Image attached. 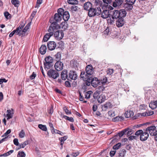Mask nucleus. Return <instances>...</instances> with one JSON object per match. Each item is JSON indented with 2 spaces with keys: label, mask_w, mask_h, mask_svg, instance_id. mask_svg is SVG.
<instances>
[{
  "label": "nucleus",
  "mask_w": 157,
  "mask_h": 157,
  "mask_svg": "<svg viewBox=\"0 0 157 157\" xmlns=\"http://www.w3.org/2000/svg\"><path fill=\"white\" fill-rule=\"evenodd\" d=\"M119 12L118 10L113 11L112 14V17L114 19H117L119 18Z\"/></svg>",
  "instance_id": "19"
},
{
  "label": "nucleus",
  "mask_w": 157,
  "mask_h": 157,
  "mask_svg": "<svg viewBox=\"0 0 157 157\" xmlns=\"http://www.w3.org/2000/svg\"><path fill=\"white\" fill-rule=\"evenodd\" d=\"M78 7L75 6H73L71 7V10L73 12L76 11L78 10Z\"/></svg>",
  "instance_id": "51"
},
{
  "label": "nucleus",
  "mask_w": 157,
  "mask_h": 157,
  "mask_svg": "<svg viewBox=\"0 0 157 157\" xmlns=\"http://www.w3.org/2000/svg\"><path fill=\"white\" fill-rule=\"evenodd\" d=\"M108 114L109 116H110L111 117H113L115 116V112L112 110L109 111L108 112Z\"/></svg>",
  "instance_id": "46"
},
{
  "label": "nucleus",
  "mask_w": 157,
  "mask_h": 157,
  "mask_svg": "<svg viewBox=\"0 0 157 157\" xmlns=\"http://www.w3.org/2000/svg\"><path fill=\"white\" fill-rule=\"evenodd\" d=\"M107 78L105 76H104L100 80V83L101 85L102 84H105L107 82Z\"/></svg>",
  "instance_id": "38"
},
{
  "label": "nucleus",
  "mask_w": 157,
  "mask_h": 157,
  "mask_svg": "<svg viewBox=\"0 0 157 157\" xmlns=\"http://www.w3.org/2000/svg\"><path fill=\"white\" fill-rule=\"evenodd\" d=\"M136 0H126L125 1L127 3L125 5L126 8H128V9H132V5L135 2Z\"/></svg>",
  "instance_id": "9"
},
{
  "label": "nucleus",
  "mask_w": 157,
  "mask_h": 157,
  "mask_svg": "<svg viewBox=\"0 0 157 157\" xmlns=\"http://www.w3.org/2000/svg\"><path fill=\"white\" fill-rule=\"evenodd\" d=\"M125 131L127 133V135L129 136L133 132V130L132 128H127L125 129Z\"/></svg>",
  "instance_id": "31"
},
{
  "label": "nucleus",
  "mask_w": 157,
  "mask_h": 157,
  "mask_svg": "<svg viewBox=\"0 0 157 157\" xmlns=\"http://www.w3.org/2000/svg\"><path fill=\"white\" fill-rule=\"evenodd\" d=\"M121 146V144L120 143H118L113 146V148L114 150H117Z\"/></svg>",
  "instance_id": "50"
},
{
  "label": "nucleus",
  "mask_w": 157,
  "mask_h": 157,
  "mask_svg": "<svg viewBox=\"0 0 157 157\" xmlns=\"http://www.w3.org/2000/svg\"><path fill=\"white\" fill-rule=\"evenodd\" d=\"M104 34L106 35H108L110 33V29L109 28H107L104 31Z\"/></svg>",
  "instance_id": "59"
},
{
  "label": "nucleus",
  "mask_w": 157,
  "mask_h": 157,
  "mask_svg": "<svg viewBox=\"0 0 157 157\" xmlns=\"http://www.w3.org/2000/svg\"><path fill=\"white\" fill-rule=\"evenodd\" d=\"M124 23L123 18L119 17L116 21V25L117 27H120L122 26L124 24Z\"/></svg>",
  "instance_id": "14"
},
{
  "label": "nucleus",
  "mask_w": 157,
  "mask_h": 157,
  "mask_svg": "<svg viewBox=\"0 0 157 157\" xmlns=\"http://www.w3.org/2000/svg\"><path fill=\"white\" fill-rule=\"evenodd\" d=\"M47 48L46 46L45 45H42L41 46L40 49V53L42 54H44L46 52Z\"/></svg>",
  "instance_id": "23"
},
{
  "label": "nucleus",
  "mask_w": 157,
  "mask_h": 157,
  "mask_svg": "<svg viewBox=\"0 0 157 157\" xmlns=\"http://www.w3.org/2000/svg\"><path fill=\"white\" fill-rule=\"evenodd\" d=\"M25 154L23 151H19L17 155V157H25Z\"/></svg>",
  "instance_id": "40"
},
{
  "label": "nucleus",
  "mask_w": 157,
  "mask_h": 157,
  "mask_svg": "<svg viewBox=\"0 0 157 157\" xmlns=\"http://www.w3.org/2000/svg\"><path fill=\"white\" fill-rule=\"evenodd\" d=\"M125 133H126V132H125L124 129L119 132L118 133V135L120 137H121Z\"/></svg>",
  "instance_id": "58"
},
{
  "label": "nucleus",
  "mask_w": 157,
  "mask_h": 157,
  "mask_svg": "<svg viewBox=\"0 0 157 157\" xmlns=\"http://www.w3.org/2000/svg\"><path fill=\"white\" fill-rule=\"evenodd\" d=\"M38 128L43 131H46L47 130V128L45 125H42L41 124H39L38 125Z\"/></svg>",
  "instance_id": "34"
},
{
  "label": "nucleus",
  "mask_w": 157,
  "mask_h": 157,
  "mask_svg": "<svg viewBox=\"0 0 157 157\" xmlns=\"http://www.w3.org/2000/svg\"><path fill=\"white\" fill-rule=\"evenodd\" d=\"M63 109L67 114L68 115L71 114V112L69 111L66 107H64L63 108Z\"/></svg>",
  "instance_id": "53"
},
{
  "label": "nucleus",
  "mask_w": 157,
  "mask_h": 157,
  "mask_svg": "<svg viewBox=\"0 0 157 157\" xmlns=\"http://www.w3.org/2000/svg\"><path fill=\"white\" fill-rule=\"evenodd\" d=\"M63 117L65 118L66 119L70 121H71L72 122H73L74 121V119L72 117H68L67 116H64Z\"/></svg>",
  "instance_id": "48"
},
{
  "label": "nucleus",
  "mask_w": 157,
  "mask_h": 157,
  "mask_svg": "<svg viewBox=\"0 0 157 157\" xmlns=\"http://www.w3.org/2000/svg\"><path fill=\"white\" fill-rule=\"evenodd\" d=\"M55 57L56 61H59L61 58V54L59 52H58L55 55Z\"/></svg>",
  "instance_id": "37"
},
{
  "label": "nucleus",
  "mask_w": 157,
  "mask_h": 157,
  "mask_svg": "<svg viewBox=\"0 0 157 157\" xmlns=\"http://www.w3.org/2000/svg\"><path fill=\"white\" fill-rule=\"evenodd\" d=\"M92 4L89 2L85 3L84 5V8L85 10H89L92 8Z\"/></svg>",
  "instance_id": "20"
},
{
  "label": "nucleus",
  "mask_w": 157,
  "mask_h": 157,
  "mask_svg": "<svg viewBox=\"0 0 157 157\" xmlns=\"http://www.w3.org/2000/svg\"><path fill=\"white\" fill-rule=\"evenodd\" d=\"M156 105L155 101L151 102L149 104V107L152 109L156 108L157 106Z\"/></svg>",
  "instance_id": "36"
},
{
  "label": "nucleus",
  "mask_w": 157,
  "mask_h": 157,
  "mask_svg": "<svg viewBox=\"0 0 157 157\" xmlns=\"http://www.w3.org/2000/svg\"><path fill=\"white\" fill-rule=\"evenodd\" d=\"M11 132V130L10 129L8 130L2 136V137H7L6 136L10 134Z\"/></svg>",
  "instance_id": "56"
},
{
  "label": "nucleus",
  "mask_w": 157,
  "mask_h": 157,
  "mask_svg": "<svg viewBox=\"0 0 157 157\" xmlns=\"http://www.w3.org/2000/svg\"><path fill=\"white\" fill-rule=\"evenodd\" d=\"M57 26L56 22L52 23L48 30L49 33H46L44 36L43 41L47 42L53 35L54 32L57 30Z\"/></svg>",
  "instance_id": "1"
},
{
  "label": "nucleus",
  "mask_w": 157,
  "mask_h": 157,
  "mask_svg": "<svg viewBox=\"0 0 157 157\" xmlns=\"http://www.w3.org/2000/svg\"><path fill=\"white\" fill-rule=\"evenodd\" d=\"M149 136V134L147 132H146L145 130L144 132L142 133L140 136V140L142 141H145L147 140Z\"/></svg>",
  "instance_id": "8"
},
{
  "label": "nucleus",
  "mask_w": 157,
  "mask_h": 157,
  "mask_svg": "<svg viewBox=\"0 0 157 157\" xmlns=\"http://www.w3.org/2000/svg\"><path fill=\"white\" fill-rule=\"evenodd\" d=\"M101 91L97 90L94 92L93 94V97L94 99H97L98 98L100 94L101 93Z\"/></svg>",
  "instance_id": "32"
},
{
  "label": "nucleus",
  "mask_w": 157,
  "mask_h": 157,
  "mask_svg": "<svg viewBox=\"0 0 157 157\" xmlns=\"http://www.w3.org/2000/svg\"><path fill=\"white\" fill-rule=\"evenodd\" d=\"M119 17L123 18L125 17L126 14V12L124 9L120 10H118Z\"/></svg>",
  "instance_id": "21"
},
{
  "label": "nucleus",
  "mask_w": 157,
  "mask_h": 157,
  "mask_svg": "<svg viewBox=\"0 0 157 157\" xmlns=\"http://www.w3.org/2000/svg\"><path fill=\"white\" fill-rule=\"evenodd\" d=\"M101 13L100 8L98 7L95 8H91L89 10L88 15L89 17H92L96 15L98 16L101 14Z\"/></svg>",
  "instance_id": "3"
},
{
  "label": "nucleus",
  "mask_w": 157,
  "mask_h": 157,
  "mask_svg": "<svg viewBox=\"0 0 157 157\" xmlns=\"http://www.w3.org/2000/svg\"><path fill=\"white\" fill-rule=\"evenodd\" d=\"M146 132H148L151 136H154L157 132L156 127L154 126H151L148 127L145 129Z\"/></svg>",
  "instance_id": "5"
},
{
  "label": "nucleus",
  "mask_w": 157,
  "mask_h": 157,
  "mask_svg": "<svg viewBox=\"0 0 157 157\" xmlns=\"http://www.w3.org/2000/svg\"><path fill=\"white\" fill-rule=\"evenodd\" d=\"M23 27V26L22 25L21 26L20 25L19 27L17 28L15 30H14L15 31H16V34L18 35L19 36L24 35L25 34L23 32V30H22Z\"/></svg>",
  "instance_id": "10"
},
{
  "label": "nucleus",
  "mask_w": 157,
  "mask_h": 157,
  "mask_svg": "<svg viewBox=\"0 0 157 157\" xmlns=\"http://www.w3.org/2000/svg\"><path fill=\"white\" fill-rule=\"evenodd\" d=\"M67 2L71 4H76L78 3V1L76 0H67Z\"/></svg>",
  "instance_id": "45"
},
{
  "label": "nucleus",
  "mask_w": 157,
  "mask_h": 157,
  "mask_svg": "<svg viewBox=\"0 0 157 157\" xmlns=\"http://www.w3.org/2000/svg\"><path fill=\"white\" fill-rule=\"evenodd\" d=\"M92 93V92L91 91H89L86 92L85 95V98H90V95Z\"/></svg>",
  "instance_id": "42"
},
{
  "label": "nucleus",
  "mask_w": 157,
  "mask_h": 157,
  "mask_svg": "<svg viewBox=\"0 0 157 157\" xmlns=\"http://www.w3.org/2000/svg\"><path fill=\"white\" fill-rule=\"evenodd\" d=\"M62 16L60 15V14H59L56 13L54 16V19L56 21V22H56H56H59L61 21L62 19ZM57 24V23H56ZM57 28L58 27V25H57Z\"/></svg>",
  "instance_id": "16"
},
{
  "label": "nucleus",
  "mask_w": 157,
  "mask_h": 157,
  "mask_svg": "<svg viewBox=\"0 0 157 157\" xmlns=\"http://www.w3.org/2000/svg\"><path fill=\"white\" fill-rule=\"evenodd\" d=\"M122 3V1L121 0H115L113 2V7H116L121 5Z\"/></svg>",
  "instance_id": "25"
},
{
  "label": "nucleus",
  "mask_w": 157,
  "mask_h": 157,
  "mask_svg": "<svg viewBox=\"0 0 157 157\" xmlns=\"http://www.w3.org/2000/svg\"><path fill=\"white\" fill-rule=\"evenodd\" d=\"M60 26L63 30L66 29L68 27V24L67 22L65 21L62 22L60 24Z\"/></svg>",
  "instance_id": "28"
},
{
  "label": "nucleus",
  "mask_w": 157,
  "mask_h": 157,
  "mask_svg": "<svg viewBox=\"0 0 157 157\" xmlns=\"http://www.w3.org/2000/svg\"><path fill=\"white\" fill-rule=\"evenodd\" d=\"M86 74H85L84 72H82L80 75V77L81 78H83V80H86L87 79L88 77L87 76L88 75H92L94 73V68L91 65H88L86 68Z\"/></svg>",
  "instance_id": "2"
},
{
  "label": "nucleus",
  "mask_w": 157,
  "mask_h": 157,
  "mask_svg": "<svg viewBox=\"0 0 157 157\" xmlns=\"http://www.w3.org/2000/svg\"><path fill=\"white\" fill-rule=\"evenodd\" d=\"M6 112L7 113L5 116V117H7L6 119L8 120L12 118L13 116V114H14L13 109H10L7 110Z\"/></svg>",
  "instance_id": "11"
},
{
  "label": "nucleus",
  "mask_w": 157,
  "mask_h": 157,
  "mask_svg": "<svg viewBox=\"0 0 157 157\" xmlns=\"http://www.w3.org/2000/svg\"><path fill=\"white\" fill-rule=\"evenodd\" d=\"M124 118L122 117L117 116L112 119V121H121L123 120Z\"/></svg>",
  "instance_id": "35"
},
{
  "label": "nucleus",
  "mask_w": 157,
  "mask_h": 157,
  "mask_svg": "<svg viewBox=\"0 0 157 157\" xmlns=\"http://www.w3.org/2000/svg\"><path fill=\"white\" fill-rule=\"evenodd\" d=\"M109 15V10H104L101 13V17L103 18H107Z\"/></svg>",
  "instance_id": "17"
},
{
  "label": "nucleus",
  "mask_w": 157,
  "mask_h": 157,
  "mask_svg": "<svg viewBox=\"0 0 157 157\" xmlns=\"http://www.w3.org/2000/svg\"><path fill=\"white\" fill-rule=\"evenodd\" d=\"M107 22L109 25L113 24L114 22V19L112 17V18H109L107 19Z\"/></svg>",
  "instance_id": "39"
},
{
  "label": "nucleus",
  "mask_w": 157,
  "mask_h": 157,
  "mask_svg": "<svg viewBox=\"0 0 157 157\" xmlns=\"http://www.w3.org/2000/svg\"><path fill=\"white\" fill-rule=\"evenodd\" d=\"M44 68L45 69L48 70L50 69L53 65L52 63H44Z\"/></svg>",
  "instance_id": "29"
},
{
  "label": "nucleus",
  "mask_w": 157,
  "mask_h": 157,
  "mask_svg": "<svg viewBox=\"0 0 157 157\" xmlns=\"http://www.w3.org/2000/svg\"><path fill=\"white\" fill-rule=\"evenodd\" d=\"M77 75L76 72L74 71H71L69 74L68 77L72 80H75L76 79Z\"/></svg>",
  "instance_id": "15"
},
{
  "label": "nucleus",
  "mask_w": 157,
  "mask_h": 157,
  "mask_svg": "<svg viewBox=\"0 0 157 157\" xmlns=\"http://www.w3.org/2000/svg\"><path fill=\"white\" fill-rule=\"evenodd\" d=\"M11 2L13 4L15 7H18L20 3L19 1L17 0H12Z\"/></svg>",
  "instance_id": "33"
},
{
  "label": "nucleus",
  "mask_w": 157,
  "mask_h": 157,
  "mask_svg": "<svg viewBox=\"0 0 157 157\" xmlns=\"http://www.w3.org/2000/svg\"><path fill=\"white\" fill-rule=\"evenodd\" d=\"M64 10L63 9L60 8L58 10V13L60 15L62 16L63 14L64 13Z\"/></svg>",
  "instance_id": "49"
},
{
  "label": "nucleus",
  "mask_w": 157,
  "mask_h": 157,
  "mask_svg": "<svg viewBox=\"0 0 157 157\" xmlns=\"http://www.w3.org/2000/svg\"><path fill=\"white\" fill-rule=\"evenodd\" d=\"M133 113L132 111H127L124 114L126 118H128L133 116Z\"/></svg>",
  "instance_id": "27"
},
{
  "label": "nucleus",
  "mask_w": 157,
  "mask_h": 157,
  "mask_svg": "<svg viewBox=\"0 0 157 157\" xmlns=\"http://www.w3.org/2000/svg\"><path fill=\"white\" fill-rule=\"evenodd\" d=\"M55 68L57 71H61L63 68V64L60 61H57L55 64Z\"/></svg>",
  "instance_id": "7"
},
{
  "label": "nucleus",
  "mask_w": 157,
  "mask_h": 157,
  "mask_svg": "<svg viewBox=\"0 0 157 157\" xmlns=\"http://www.w3.org/2000/svg\"><path fill=\"white\" fill-rule=\"evenodd\" d=\"M100 82V80H98L97 78H95L92 80L91 84L94 87H96L99 85H101Z\"/></svg>",
  "instance_id": "13"
},
{
  "label": "nucleus",
  "mask_w": 157,
  "mask_h": 157,
  "mask_svg": "<svg viewBox=\"0 0 157 157\" xmlns=\"http://www.w3.org/2000/svg\"><path fill=\"white\" fill-rule=\"evenodd\" d=\"M19 136L21 138H23L25 136V133L24 130H22L19 132Z\"/></svg>",
  "instance_id": "41"
},
{
  "label": "nucleus",
  "mask_w": 157,
  "mask_h": 157,
  "mask_svg": "<svg viewBox=\"0 0 157 157\" xmlns=\"http://www.w3.org/2000/svg\"><path fill=\"white\" fill-rule=\"evenodd\" d=\"M31 22L29 23L23 30V32L25 34L27 30L29 29V27L31 25Z\"/></svg>",
  "instance_id": "43"
},
{
  "label": "nucleus",
  "mask_w": 157,
  "mask_h": 157,
  "mask_svg": "<svg viewBox=\"0 0 157 157\" xmlns=\"http://www.w3.org/2000/svg\"><path fill=\"white\" fill-rule=\"evenodd\" d=\"M62 16L63 20L65 21H68L70 18V15L69 12L67 11L65 12Z\"/></svg>",
  "instance_id": "22"
},
{
  "label": "nucleus",
  "mask_w": 157,
  "mask_h": 157,
  "mask_svg": "<svg viewBox=\"0 0 157 157\" xmlns=\"http://www.w3.org/2000/svg\"><path fill=\"white\" fill-rule=\"evenodd\" d=\"M55 32V33L53 34H54L55 38L58 40H60L63 37L64 33L62 31H57L56 30Z\"/></svg>",
  "instance_id": "6"
},
{
  "label": "nucleus",
  "mask_w": 157,
  "mask_h": 157,
  "mask_svg": "<svg viewBox=\"0 0 157 157\" xmlns=\"http://www.w3.org/2000/svg\"><path fill=\"white\" fill-rule=\"evenodd\" d=\"M107 74L109 75H110L113 72V69H109L107 71Z\"/></svg>",
  "instance_id": "52"
},
{
  "label": "nucleus",
  "mask_w": 157,
  "mask_h": 157,
  "mask_svg": "<svg viewBox=\"0 0 157 157\" xmlns=\"http://www.w3.org/2000/svg\"><path fill=\"white\" fill-rule=\"evenodd\" d=\"M67 136H65L63 137L59 138V140L60 141V142H64L67 139Z\"/></svg>",
  "instance_id": "55"
},
{
  "label": "nucleus",
  "mask_w": 157,
  "mask_h": 157,
  "mask_svg": "<svg viewBox=\"0 0 157 157\" xmlns=\"http://www.w3.org/2000/svg\"><path fill=\"white\" fill-rule=\"evenodd\" d=\"M111 105L110 102H107L104 105V107L105 109H107L111 107Z\"/></svg>",
  "instance_id": "44"
},
{
  "label": "nucleus",
  "mask_w": 157,
  "mask_h": 157,
  "mask_svg": "<svg viewBox=\"0 0 157 157\" xmlns=\"http://www.w3.org/2000/svg\"><path fill=\"white\" fill-rule=\"evenodd\" d=\"M67 71L64 70L62 72L61 76L63 80H65L67 78Z\"/></svg>",
  "instance_id": "24"
},
{
  "label": "nucleus",
  "mask_w": 157,
  "mask_h": 157,
  "mask_svg": "<svg viewBox=\"0 0 157 157\" xmlns=\"http://www.w3.org/2000/svg\"><path fill=\"white\" fill-rule=\"evenodd\" d=\"M42 0H37L36 4L35 6V8H38L39 6V5L41 4L42 3Z\"/></svg>",
  "instance_id": "54"
},
{
  "label": "nucleus",
  "mask_w": 157,
  "mask_h": 157,
  "mask_svg": "<svg viewBox=\"0 0 157 157\" xmlns=\"http://www.w3.org/2000/svg\"><path fill=\"white\" fill-rule=\"evenodd\" d=\"M13 142L14 144L16 146H18L19 145V142L18 141V140L17 139V138L14 139L13 140Z\"/></svg>",
  "instance_id": "61"
},
{
  "label": "nucleus",
  "mask_w": 157,
  "mask_h": 157,
  "mask_svg": "<svg viewBox=\"0 0 157 157\" xmlns=\"http://www.w3.org/2000/svg\"><path fill=\"white\" fill-rule=\"evenodd\" d=\"M47 46L48 49L52 51L55 49L56 47V44L55 42L50 41L48 43Z\"/></svg>",
  "instance_id": "12"
},
{
  "label": "nucleus",
  "mask_w": 157,
  "mask_h": 157,
  "mask_svg": "<svg viewBox=\"0 0 157 157\" xmlns=\"http://www.w3.org/2000/svg\"><path fill=\"white\" fill-rule=\"evenodd\" d=\"M106 99V97L105 95L104 94H101L98 98V102L102 103L104 102Z\"/></svg>",
  "instance_id": "18"
},
{
  "label": "nucleus",
  "mask_w": 157,
  "mask_h": 157,
  "mask_svg": "<svg viewBox=\"0 0 157 157\" xmlns=\"http://www.w3.org/2000/svg\"><path fill=\"white\" fill-rule=\"evenodd\" d=\"M29 144V141L28 140H26L24 142L21 143L19 145V148L18 149L21 148H24L26 145Z\"/></svg>",
  "instance_id": "30"
},
{
  "label": "nucleus",
  "mask_w": 157,
  "mask_h": 157,
  "mask_svg": "<svg viewBox=\"0 0 157 157\" xmlns=\"http://www.w3.org/2000/svg\"><path fill=\"white\" fill-rule=\"evenodd\" d=\"M54 132L56 133H57V134H60V135H62V134H63V133L62 132H61V131H59V130H57L56 129L54 130Z\"/></svg>",
  "instance_id": "62"
},
{
  "label": "nucleus",
  "mask_w": 157,
  "mask_h": 157,
  "mask_svg": "<svg viewBox=\"0 0 157 157\" xmlns=\"http://www.w3.org/2000/svg\"><path fill=\"white\" fill-rule=\"evenodd\" d=\"M5 17L7 19H9L11 18V15L8 12H5L4 13Z\"/></svg>",
  "instance_id": "47"
},
{
  "label": "nucleus",
  "mask_w": 157,
  "mask_h": 157,
  "mask_svg": "<svg viewBox=\"0 0 157 157\" xmlns=\"http://www.w3.org/2000/svg\"><path fill=\"white\" fill-rule=\"evenodd\" d=\"M98 107L96 105H94L92 107V110L94 111H96Z\"/></svg>",
  "instance_id": "64"
},
{
  "label": "nucleus",
  "mask_w": 157,
  "mask_h": 157,
  "mask_svg": "<svg viewBox=\"0 0 157 157\" xmlns=\"http://www.w3.org/2000/svg\"><path fill=\"white\" fill-rule=\"evenodd\" d=\"M48 76L50 78L55 79L59 76L58 72L54 70L50 69L47 73Z\"/></svg>",
  "instance_id": "4"
},
{
  "label": "nucleus",
  "mask_w": 157,
  "mask_h": 157,
  "mask_svg": "<svg viewBox=\"0 0 157 157\" xmlns=\"http://www.w3.org/2000/svg\"><path fill=\"white\" fill-rule=\"evenodd\" d=\"M36 76V74L35 73V72H33L32 73V75L30 76V78L32 80L35 78Z\"/></svg>",
  "instance_id": "60"
},
{
  "label": "nucleus",
  "mask_w": 157,
  "mask_h": 157,
  "mask_svg": "<svg viewBox=\"0 0 157 157\" xmlns=\"http://www.w3.org/2000/svg\"><path fill=\"white\" fill-rule=\"evenodd\" d=\"M146 112L147 116L151 115L154 114V112L153 111H149Z\"/></svg>",
  "instance_id": "63"
},
{
  "label": "nucleus",
  "mask_w": 157,
  "mask_h": 157,
  "mask_svg": "<svg viewBox=\"0 0 157 157\" xmlns=\"http://www.w3.org/2000/svg\"><path fill=\"white\" fill-rule=\"evenodd\" d=\"M44 60L45 63H52L53 62V59L52 57L50 56H48L46 57Z\"/></svg>",
  "instance_id": "26"
},
{
  "label": "nucleus",
  "mask_w": 157,
  "mask_h": 157,
  "mask_svg": "<svg viewBox=\"0 0 157 157\" xmlns=\"http://www.w3.org/2000/svg\"><path fill=\"white\" fill-rule=\"evenodd\" d=\"M142 132H143V131L142 130H139L136 132L135 134L136 136L140 135Z\"/></svg>",
  "instance_id": "57"
}]
</instances>
